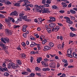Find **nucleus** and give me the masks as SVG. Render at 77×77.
Returning <instances> with one entry per match:
<instances>
[{"mask_svg":"<svg viewBox=\"0 0 77 77\" xmlns=\"http://www.w3.org/2000/svg\"><path fill=\"white\" fill-rule=\"evenodd\" d=\"M62 61H63V62H64V63H67V60H62Z\"/></svg>","mask_w":77,"mask_h":77,"instance_id":"56","label":"nucleus"},{"mask_svg":"<svg viewBox=\"0 0 77 77\" xmlns=\"http://www.w3.org/2000/svg\"><path fill=\"white\" fill-rule=\"evenodd\" d=\"M44 48L45 50H50V49H51V47L48 46H44Z\"/></svg>","mask_w":77,"mask_h":77,"instance_id":"17","label":"nucleus"},{"mask_svg":"<svg viewBox=\"0 0 77 77\" xmlns=\"http://www.w3.org/2000/svg\"><path fill=\"white\" fill-rule=\"evenodd\" d=\"M10 65L13 69H17V66L15 65V64L12 62H10Z\"/></svg>","mask_w":77,"mask_h":77,"instance_id":"8","label":"nucleus"},{"mask_svg":"<svg viewBox=\"0 0 77 77\" xmlns=\"http://www.w3.org/2000/svg\"><path fill=\"white\" fill-rule=\"evenodd\" d=\"M24 3H25L23 5V6H25V5H26L27 3H30V2H29V1L25 0L24 1Z\"/></svg>","mask_w":77,"mask_h":77,"instance_id":"14","label":"nucleus"},{"mask_svg":"<svg viewBox=\"0 0 77 77\" xmlns=\"http://www.w3.org/2000/svg\"><path fill=\"white\" fill-rule=\"evenodd\" d=\"M48 23H52L53 22V21H52L51 19H50V20H48Z\"/></svg>","mask_w":77,"mask_h":77,"instance_id":"61","label":"nucleus"},{"mask_svg":"<svg viewBox=\"0 0 77 77\" xmlns=\"http://www.w3.org/2000/svg\"><path fill=\"white\" fill-rule=\"evenodd\" d=\"M58 48L59 49H61L62 48V45H61L59 44L58 45Z\"/></svg>","mask_w":77,"mask_h":77,"instance_id":"39","label":"nucleus"},{"mask_svg":"<svg viewBox=\"0 0 77 77\" xmlns=\"http://www.w3.org/2000/svg\"><path fill=\"white\" fill-rule=\"evenodd\" d=\"M30 60H31V63L33 62V57H31Z\"/></svg>","mask_w":77,"mask_h":77,"instance_id":"52","label":"nucleus"},{"mask_svg":"<svg viewBox=\"0 0 77 77\" xmlns=\"http://www.w3.org/2000/svg\"><path fill=\"white\" fill-rule=\"evenodd\" d=\"M56 63L54 62H52L50 63L49 64V66L51 68H55L56 67Z\"/></svg>","mask_w":77,"mask_h":77,"instance_id":"7","label":"nucleus"},{"mask_svg":"<svg viewBox=\"0 0 77 77\" xmlns=\"http://www.w3.org/2000/svg\"><path fill=\"white\" fill-rule=\"evenodd\" d=\"M70 18L72 20H74L75 19V18L73 16H70Z\"/></svg>","mask_w":77,"mask_h":77,"instance_id":"37","label":"nucleus"},{"mask_svg":"<svg viewBox=\"0 0 77 77\" xmlns=\"http://www.w3.org/2000/svg\"><path fill=\"white\" fill-rule=\"evenodd\" d=\"M36 52L35 51H32L30 52V54H36Z\"/></svg>","mask_w":77,"mask_h":77,"instance_id":"63","label":"nucleus"},{"mask_svg":"<svg viewBox=\"0 0 77 77\" xmlns=\"http://www.w3.org/2000/svg\"><path fill=\"white\" fill-rule=\"evenodd\" d=\"M42 13L44 14L45 13H50V10L48 8H44L42 10Z\"/></svg>","mask_w":77,"mask_h":77,"instance_id":"6","label":"nucleus"},{"mask_svg":"<svg viewBox=\"0 0 77 77\" xmlns=\"http://www.w3.org/2000/svg\"><path fill=\"white\" fill-rule=\"evenodd\" d=\"M8 47L7 46H6V45H5V46L4 47V48H2V49L3 50L5 49V50H6V49H8Z\"/></svg>","mask_w":77,"mask_h":77,"instance_id":"40","label":"nucleus"},{"mask_svg":"<svg viewBox=\"0 0 77 77\" xmlns=\"http://www.w3.org/2000/svg\"><path fill=\"white\" fill-rule=\"evenodd\" d=\"M60 28V27L59 26H56L54 29V31L55 32H57L59 30Z\"/></svg>","mask_w":77,"mask_h":77,"instance_id":"12","label":"nucleus"},{"mask_svg":"<svg viewBox=\"0 0 77 77\" xmlns=\"http://www.w3.org/2000/svg\"><path fill=\"white\" fill-rule=\"evenodd\" d=\"M30 38L31 40H34V37L33 36H30Z\"/></svg>","mask_w":77,"mask_h":77,"instance_id":"58","label":"nucleus"},{"mask_svg":"<svg viewBox=\"0 0 77 77\" xmlns=\"http://www.w3.org/2000/svg\"><path fill=\"white\" fill-rule=\"evenodd\" d=\"M10 15H14V16H17L18 15V14L17 11H14L11 13Z\"/></svg>","mask_w":77,"mask_h":77,"instance_id":"9","label":"nucleus"},{"mask_svg":"<svg viewBox=\"0 0 77 77\" xmlns=\"http://www.w3.org/2000/svg\"><path fill=\"white\" fill-rule=\"evenodd\" d=\"M42 57H39L37 60V61L38 63H39L41 61H42Z\"/></svg>","mask_w":77,"mask_h":77,"instance_id":"19","label":"nucleus"},{"mask_svg":"<svg viewBox=\"0 0 77 77\" xmlns=\"http://www.w3.org/2000/svg\"><path fill=\"white\" fill-rule=\"evenodd\" d=\"M47 42V40H46V39H45L42 42V44H45V43Z\"/></svg>","mask_w":77,"mask_h":77,"instance_id":"35","label":"nucleus"},{"mask_svg":"<svg viewBox=\"0 0 77 77\" xmlns=\"http://www.w3.org/2000/svg\"><path fill=\"white\" fill-rule=\"evenodd\" d=\"M29 6H30L31 8H33V7H34V5L32 4H29Z\"/></svg>","mask_w":77,"mask_h":77,"instance_id":"62","label":"nucleus"},{"mask_svg":"<svg viewBox=\"0 0 77 77\" xmlns=\"http://www.w3.org/2000/svg\"><path fill=\"white\" fill-rule=\"evenodd\" d=\"M11 62L9 63V65H8V68H11Z\"/></svg>","mask_w":77,"mask_h":77,"instance_id":"50","label":"nucleus"},{"mask_svg":"<svg viewBox=\"0 0 77 77\" xmlns=\"http://www.w3.org/2000/svg\"><path fill=\"white\" fill-rule=\"evenodd\" d=\"M51 29L50 28H48L47 29V31L48 32V33H50L51 32Z\"/></svg>","mask_w":77,"mask_h":77,"instance_id":"25","label":"nucleus"},{"mask_svg":"<svg viewBox=\"0 0 77 77\" xmlns=\"http://www.w3.org/2000/svg\"><path fill=\"white\" fill-rule=\"evenodd\" d=\"M1 40L3 42H4V44H6V43H8L9 42V38L7 37L4 38H1Z\"/></svg>","mask_w":77,"mask_h":77,"instance_id":"3","label":"nucleus"},{"mask_svg":"<svg viewBox=\"0 0 77 77\" xmlns=\"http://www.w3.org/2000/svg\"><path fill=\"white\" fill-rule=\"evenodd\" d=\"M57 39H60V40H63V37L61 36H58L57 37Z\"/></svg>","mask_w":77,"mask_h":77,"instance_id":"22","label":"nucleus"},{"mask_svg":"<svg viewBox=\"0 0 77 77\" xmlns=\"http://www.w3.org/2000/svg\"><path fill=\"white\" fill-rule=\"evenodd\" d=\"M5 32L6 34L7 35H12V32H11V31L8 29H5Z\"/></svg>","mask_w":77,"mask_h":77,"instance_id":"5","label":"nucleus"},{"mask_svg":"<svg viewBox=\"0 0 77 77\" xmlns=\"http://www.w3.org/2000/svg\"><path fill=\"white\" fill-rule=\"evenodd\" d=\"M55 26L56 24L54 23H50L49 25V27H50V28H53V27H55Z\"/></svg>","mask_w":77,"mask_h":77,"instance_id":"10","label":"nucleus"},{"mask_svg":"<svg viewBox=\"0 0 77 77\" xmlns=\"http://www.w3.org/2000/svg\"><path fill=\"white\" fill-rule=\"evenodd\" d=\"M39 9H38V10H37L38 11V12H40V13L42 12V9H41V10H39Z\"/></svg>","mask_w":77,"mask_h":77,"instance_id":"59","label":"nucleus"},{"mask_svg":"<svg viewBox=\"0 0 77 77\" xmlns=\"http://www.w3.org/2000/svg\"><path fill=\"white\" fill-rule=\"evenodd\" d=\"M26 70H27V72H32V71H31V70L29 68L27 69H26Z\"/></svg>","mask_w":77,"mask_h":77,"instance_id":"46","label":"nucleus"},{"mask_svg":"<svg viewBox=\"0 0 77 77\" xmlns=\"http://www.w3.org/2000/svg\"><path fill=\"white\" fill-rule=\"evenodd\" d=\"M67 53L68 54H66V56L67 57H72V56L71 55L72 54V51H71V49H68L67 51Z\"/></svg>","mask_w":77,"mask_h":77,"instance_id":"2","label":"nucleus"},{"mask_svg":"<svg viewBox=\"0 0 77 77\" xmlns=\"http://www.w3.org/2000/svg\"><path fill=\"white\" fill-rule=\"evenodd\" d=\"M6 2L5 0H0V2L1 3H5Z\"/></svg>","mask_w":77,"mask_h":77,"instance_id":"57","label":"nucleus"},{"mask_svg":"<svg viewBox=\"0 0 77 77\" xmlns=\"http://www.w3.org/2000/svg\"><path fill=\"white\" fill-rule=\"evenodd\" d=\"M11 20H12V18L11 17H8V19L6 18L5 19V21L6 23H8L11 21Z\"/></svg>","mask_w":77,"mask_h":77,"instance_id":"11","label":"nucleus"},{"mask_svg":"<svg viewBox=\"0 0 77 77\" xmlns=\"http://www.w3.org/2000/svg\"><path fill=\"white\" fill-rule=\"evenodd\" d=\"M61 76H62L63 77H66V75L64 73L62 74V75Z\"/></svg>","mask_w":77,"mask_h":77,"instance_id":"64","label":"nucleus"},{"mask_svg":"<svg viewBox=\"0 0 77 77\" xmlns=\"http://www.w3.org/2000/svg\"><path fill=\"white\" fill-rule=\"evenodd\" d=\"M3 69L5 71H8V69L6 67L3 68Z\"/></svg>","mask_w":77,"mask_h":77,"instance_id":"43","label":"nucleus"},{"mask_svg":"<svg viewBox=\"0 0 77 77\" xmlns=\"http://www.w3.org/2000/svg\"><path fill=\"white\" fill-rule=\"evenodd\" d=\"M5 44H3L2 42H0V46L2 48H4V47H5Z\"/></svg>","mask_w":77,"mask_h":77,"instance_id":"20","label":"nucleus"},{"mask_svg":"<svg viewBox=\"0 0 77 77\" xmlns=\"http://www.w3.org/2000/svg\"><path fill=\"white\" fill-rule=\"evenodd\" d=\"M42 70L43 71H50V69L49 68H43Z\"/></svg>","mask_w":77,"mask_h":77,"instance_id":"24","label":"nucleus"},{"mask_svg":"<svg viewBox=\"0 0 77 77\" xmlns=\"http://www.w3.org/2000/svg\"><path fill=\"white\" fill-rule=\"evenodd\" d=\"M35 71H40L41 69L39 68V67H36L35 68Z\"/></svg>","mask_w":77,"mask_h":77,"instance_id":"32","label":"nucleus"},{"mask_svg":"<svg viewBox=\"0 0 77 77\" xmlns=\"http://www.w3.org/2000/svg\"><path fill=\"white\" fill-rule=\"evenodd\" d=\"M20 57L23 58H26V54H20Z\"/></svg>","mask_w":77,"mask_h":77,"instance_id":"15","label":"nucleus"},{"mask_svg":"<svg viewBox=\"0 0 77 77\" xmlns=\"http://www.w3.org/2000/svg\"><path fill=\"white\" fill-rule=\"evenodd\" d=\"M35 35V36H36V38H39V35H38V34H37Z\"/></svg>","mask_w":77,"mask_h":77,"instance_id":"60","label":"nucleus"},{"mask_svg":"<svg viewBox=\"0 0 77 77\" xmlns=\"http://www.w3.org/2000/svg\"><path fill=\"white\" fill-rule=\"evenodd\" d=\"M50 19H51V20H52V22L53 21H56V19L55 18H54L53 17H50Z\"/></svg>","mask_w":77,"mask_h":77,"instance_id":"27","label":"nucleus"},{"mask_svg":"<svg viewBox=\"0 0 77 77\" xmlns=\"http://www.w3.org/2000/svg\"><path fill=\"white\" fill-rule=\"evenodd\" d=\"M49 45L51 47H54V44L52 42L49 43Z\"/></svg>","mask_w":77,"mask_h":77,"instance_id":"28","label":"nucleus"},{"mask_svg":"<svg viewBox=\"0 0 77 77\" xmlns=\"http://www.w3.org/2000/svg\"><path fill=\"white\" fill-rule=\"evenodd\" d=\"M15 6H20V4L17 3L15 4Z\"/></svg>","mask_w":77,"mask_h":77,"instance_id":"54","label":"nucleus"},{"mask_svg":"<svg viewBox=\"0 0 77 77\" xmlns=\"http://www.w3.org/2000/svg\"><path fill=\"white\" fill-rule=\"evenodd\" d=\"M17 62L18 64L21 65V61L20 60H17Z\"/></svg>","mask_w":77,"mask_h":77,"instance_id":"30","label":"nucleus"},{"mask_svg":"<svg viewBox=\"0 0 77 77\" xmlns=\"http://www.w3.org/2000/svg\"><path fill=\"white\" fill-rule=\"evenodd\" d=\"M26 28H27V26L26 25H24L23 26V27L22 28V30L23 32H26Z\"/></svg>","mask_w":77,"mask_h":77,"instance_id":"13","label":"nucleus"},{"mask_svg":"<svg viewBox=\"0 0 77 77\" xmlns=\"http://www.w3.org/2000/svg\"><path fill=\"white\" fill-rule=\"evenodd\" d=\"M22 46H23V47H25L26 45V43L24 42H22Z\"/></svg>","mask_w":77,"mask_h":77,"instance_id":"51","label":"nucleus"},{"mask_svg":"<svg viewBox=\"0 0 77 77\" xmlns=\"http://www.w3.org/2000/svg\"><path fill=\"white\" fill-rule=\"evenodd\" d=\"M44 5L45 7L47 8H48V7H50V5L48 4H45Z\"/></svg>","mask_w":77,"mask_h":77,"instance_id":"47","label":"nucleus"},{"mask_svg":"<svg viewBox=\"0 0 77 77\" xmlns=\"http://www.w3.org/2000/svg\"><path fill=\"white\" fill-rule=\"evenodd\" d=\"M9 74L8 72H5L4 73V75H5V76H8L9 75Z\"/></svg>","mask_w":77,"mask_h":77,"instance_id":"48","label":"nucleus"},{"mask_svg":"<svg viewBox=\"0 0 77 77\" xmlns=\"http://www.w3.org/2000/svg\"><path fill=\"white\" fill-rule=\"evenodd\" d=\"M24 12L22 11L19 14V17L20 18L23 19L24 20H25L26 21H27V16H25Z\"/></svg>","mask_w":77,"mask_h":77,"instance_id":"1","label":"nucleus"},{"mask_svg":"<svg viewBox=\"0 0 77 77\" xmlns=\"http://www.w3.org/2000/svg\"><path fill=\"white\" fill-rule=\"evenodd\" d=\"M23 36L24 37V38H26L27 36V34L26 33H24L23 35Z\"/></svg>","mask_w":77,"mask_h":77,"instance_id":"45","label":"nucleus"},{"mask_svg":"<svg viewBox=\"0 0 77 77\" xmlns=\"http://www.w3.org/2000/svg\"><path fill=\"white\" fill-rule=\"evenodd\" d=\"M30 75L29 76H30V77H34V76L35 75V74L33 73H31Z\"/></svg>","mask_w":77,"mask_h":77,"instance_id":"41","label":"nucleus"},{"mask_svg":"<svg viewBox=\"0 0 77 77\" xmlns=\"http://www.w3.org/2000/svg\"><path fill=\"white\" fill-rule=\"evenodd\" d=\"M44 7H45L44 5H42V6L40 5V8L41 9H42L43 8H44Z\"/></svg>","mask_w":77,"mask_h":77,"instance_id":"44","label":"nucleus"},{"mask_svg":"<svg viewBox=\"0 0 77 77\" xmlns=\"http://www.w3.org/2000/svg\"><path fill=\"white\" fill-rule=\"evenodd\" d=\"M21 74L23 75H29V73L26 72H25V71H22Z\"/></svg>","mask_w":77,"mask_h":77,"instance_id":"16","label":"nucleus"},{"mask_svg":"<svg viewBox=\"0 0 77 77\" xmlns=\"http://www.w3.org/2000/svg\"><path fill=\"white\" fill-rule=\"evenodd\" d=\"M41 63L42 65H43V66H47V65H46V62L45 61H42L41 62Z\"/></svg>","mask_w":77,"mask_h":77,"instance_id":"23","label":"nucleus"},{"mask_svg":"<svg viewBox=\"0 0 77 77\" xmlns=\"http://www.w3.org/2000/svg\"><path fill=\"white\" fill-rule=\"evenodd\" d=\"M70 29L72 31H76L77 30L76 29L74 28H73V27H70Z\"/></svg>","mask_w":77,"mask_h":77,"instance_id":"31","label":"nucleus"},{"mask_svg":"<svg viewBox=\"0 0 77 77\" xmlns=\"http://www.w3.org/2000/svg\"><path fill=\"white\" fill-rule=\"evenodd\" d=\"M51 2L50 0H47L46 1V3H47V4H49V5H50V4H51Z\"/></svg>","mask_w":77,"mask_h":77,"instance_id":"34","label":"nucleus"},{"mask_svg":"<svg viewBox=\"0 0 77 77\" xmlns=\"http://www.w3.org/2000/svg\"><path fill=\"white\" fill-rule=\"evenodd\" d=\"M52 8L53 9H57V7L55 5H53L52 6Z\"/></svg>","mask_w":77,"mask_h":77,"instance_id":"36","label":"nucleus"},{"mask_svg":"<svg viewBox=\"0 0 77 77\" xmlns=\"http://www.w3.org/2000/svg\"><path fill=\"white\" fill-rule=\"evenodd\" d=\"M70 11L72 14H75V13H76V12L75 11L72 10H70Z\"/></svg>","mask_w":77,"mask_h":77,"instance_id":"26","label":"nucleus"},{"mask_svg":"<svg viewBox=\"0 0 77 77\" xmlns=\"http://www.w3.org/2000/svg\"><path fill=\"white\" fill-rule=\"evenodd\" d=\"M20 27V26L19 25H14L13 28L14 29H17V28H18Z\"/></svg>","mask_w":77,"mask_h":77,"instance_id":"33","label":"nucleus"},{"mask_svg":"<svg viewBox=\"0 0 77 77\" xmlns=\"http://www.w3.org/2000/svg\"><path fill=\"white\" fill-rule=\"evenodd\" d=\"M37 44L34 42H32L31 44L30 45V46L31 47H34L35 45H37Z\"/></svg>","mask_w":77,"mask_h":77,"instance_id":"18","label":"nucleus"},{"mask_svg":"<svg viewBox=\"0 0 77 77\" xmlns=\"http://www.w3.org/2000/svg\"><path fill=\"white\" fill-rule=\"evenodd\" d=\"M73 56L75 58H77V54L75 52H73Z\"/></svg>","mask_w":77,"mask_h":77,"instance_id":"29","label":"nucleus"},{"mask_svg":"<svg viewBox=\"0 0 77 77\" xmlns=\"http://www.w3.org/2000/svg\"><path fill=\"white\" fill-rule=\"evenodd\" d=\"M0 18H5V16L3 14H0Z\"/></svg>","mask_w":77,"mask_h":77,"instance_id":"42","label":"nucleus"},{"mask_svg":"<svg viewBox=\"0 0 77 77\" xmlns=\"http://www.w3.org/2000/svg\"><path fill=\"white\" fill-rule=\"evenodd\" d=\"M34 7H35V8H37L38 9H40V6H38V5H34Z\"/></svg>","mask_w":77,"mask_h":77,"instance_id":"38","label":"nucleus"},{"mask_svg":"<svg viewBox=\"0 0 77 77\" xmlns=\"http://www.w3.org/2000/svg\"><path fill=\"white\" fill-rule=\"evenodd\" d=\"M57 24L58 25V26H63V24H62V23H57Z\"/></svg>","mask_w":77,"mask_h":77,"instance_id":"53","label":"nucleus"},{"mask_svg":"<svg viewBox=\"0 0 77 77\" xmlns=\"http://www.w3.org/2000/svg\"><path fill=\"white\" fill-rule=\"evenodd\" d=\"M64 19H66V22L67 23H68L69 24H72V21H71L70 20V18L67 17H64Z\"/></svg>","mask_w":77,"mask_h":77,"instance_id":"4","label":"nucleus"},{"mask_svg":"<svg viewBox=\"0 0 77 77\" xmlns=\"http://www.w3.org/2000/svg\"><path fill=\"white\" fill-rule=\"evenodd\" d=\"M60 64L59 63H57V68H59V67L60 66Z\"/></svg>","mask_w":77,"mask_h":77,"instance_id":"55","label":"nucleus"},{"mask_svg":"<svg viewBox=\"0 0 77 77\" xmlns=\"http://www.w3.org/2000/svg\"><path fill=\"white\" fill-rule=\"evenodd\" d=\"M37 45H38L37 46V48H38V50H40L41 48H40V45H39L37 44Z\"/></svg>","mask_w":77,"mask_h":77,"instance_id":"49","label":"nucleus"},{"mask_svg":"<svg viewBox=\"0 0 77 77\" xmlns=\"http://www.w3.org/2000/svg\"><path fill=\"white\" fill-rule=\"evenodd\" d=\"M70 36L71 37H74V36H76L77 35L75 34H74L72 32L70 33Z\"/></svg>","mask_w":77,"mask_h":77,"instance_id":"21","label":"nucleus"}]
</instances>
